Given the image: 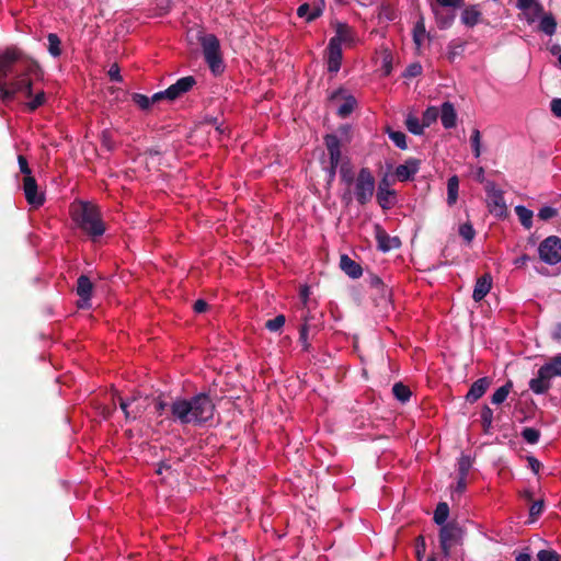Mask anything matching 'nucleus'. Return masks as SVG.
<instances>
[{
	"instance_id": "c756f323",
	"label": "nucleus",
	"mask_w": 561,
	"mask_h": 561,
	"mask_svg": "<svg viewBox=\"0 0 561 561\" xmlns=\"http://www.w3.org/2000/svg\"><path fill=\"white\" fill-rule=\"evenodd\" d=\"M366 280L371 288H375L378 291L382 299L390 298V289L383 284L382 279L378 275L369 274Z\"/></svg>"
},
{
	"instance_id": "f03ea898",
	"label": "nucleus",
	"mask_w": 561,
	"mask_h": 561,
	"mask_svg": "<svg viewBox=\"0 0 561 561\" xmlns=\"http://www.w3.org/2000/svg\"><path fill=\"white\" fill-rule=\"evenodd\" d=\"M72 219L93 240L103 236L106 230L100 209L91 203H80L72 210Z\"/></svg>"
},
{
	"instance_id": "de8ad7c7",
	"label": "nucleus",
	"mask_w": 561,
	"mask_h": 561,
	"mask_svg": "<svg viewBox=\"0 0 561 561\" xmlns=\"http://www.w3.org/2000/svg\"><path fill=\"white\" fill-rule=\"evenodd\" d=\"M459 234L465 241L470 243L474 239L476 231L470 222H465L459 227Z\"/></svg>"
},
{
	"instance_id": "13d9d810",
	"label": "nucleus",
	"mask_w": 561,
	"mask_h": 561,
	"mask_svg": "<svg viewBox=\"0 0 561 561\" xmlns=\"http://www.w3.org/2000/svg\"><path fill=\"white\" fill-rule=\"evenodd\" d=\"M537 558L539 561H560V557L554 550H540Z\"/></svg>"
},
{
	"instance_id": "4d7b16f0",
	"label": "nucleus",
	"mask_w": 561,
	"mask_h": 561,
	"mask_svg": "<svg viewBox=\"0 0 561 561\" xmlns=\"http://www.w3.org/2000/svg\"><path fill=\"white\" fill-rule=\"evenodd\" d=\"M308 331H309V324L307 323V320L305 319V323L299 329V341L302 344L304 351H308L310 347V344L308 342Z\"/></svg>"
},
{
	"instance_id": "49530a36",
	"label": "nucleus",
	"mask_w": 561,
	"mask_h": 561,
	"mask_svg": "<svg viewBox=\"0 0 561 561\" xmlns=\"http://www.w3.org/2000/svg\"><path fill=\"white\" fill-rule=\"evenodd\" d=\"M470 142H471V147H472L474 157L479 158L481 154V134H480L479 129L474 128L472 130V134L470 137Z\"/></svg>"
},
{
	"instance_id": "f3484780",
	"label": "nucleus",
	"mask_w": 561,
	"mask_h": 561,
	"mask_svg": "<svg viewBox=\"0 0 561 561\" xmlns=\"http://www.w3.org/2000/svg\"><path fill=\"white\" fill-rule=\"evenodd\" d=\"M327 147L330 164H340L344 159L342 158L341 140L334 134H328L323 138Z\"/></svg>"
},
{
	"instance_id": "dca6fc26",
	"label": "nucleus",
	"mask_w": 561,
	"mask_h": 561,
	"mask_svg": "<svg viewBox=\"0 0 561 561\" xmlns=\"http://www.w3.org/2000/svg\"><path fill=\"white\" fill-rule=\"evenodd\" d=\"M77 295L80 297L78 306L85 308L89 306V301L92 297L93 284L87 275H80L77 279Z\"/></svg>"
},
{
	"instance_id": "20e7f679",
	"label": "nucleus",
	"mask_w": 561,
	"mask_h": 561,
	"mask_svg": "<svg viewBox=\"0 0 561 561\" xmlns=\"http://www.w3.org/2000/svg\"><path fill=\"white\" fill-rule=\"evenodd\" d=\"M561 377V353L550 357L539 369L536 378L529 380V389L543 394L551 388V379Z\"/></svg>"
},
{
	"instance_id": "5701e85b",
	"label": "nucleus",
	"mask_w": 561,
	"mask_h": 561,
	"mask_svg": "<svg viewBox=\"0 0 561 561\" xmlns=\"http://www.w3.org/2000/svg\"><path fill=\"white\" fill-rule=\"evenodd\" d=\"M340 268L353 279L359 278L363 275L362 266L352 260L347 254L341 255Z\"/></svg>"
},
{
	"instance_id": "4be33fe9",
	"label": "nucleus",
	"mask_w": 561,
	"mask_h": 561,
	"mask_svg": "<svg viewBox=\"0 0 561 561\" xmlns=\"http://www.w3.org/2000/svg\"><path fill=\"white\" fill-rule=\"evenodd\" d=\"M354 41V32L346 23H337L335 26V35L329 41L331 44L342 46L343 43L351 44Z\"/></svg>"
},
{
	"instance_id": "c9c22d12",
	"label": "nucleus",
	"mask_w": 561,
	"mask_h": 561,
	"mask_svg": "<svg viewBox=\"0 0 561 561\" xmlns=\"http://www.w3.org/2000/svg\"><path fill=\"white\" fill-rule=\"evenodd\" d=\"M392 393L397 400L405 403L410 400L412 392L410 388L402 382H396L392 387Z\"/></svg>"
},
{
	"instance_id": "e2e57ef3",
	"label": "nucleus",
	"mask_w": 561,
	"mask_h": 561,
	"mask_svg": "<svg viewBox=\"0 0 561 561\" xmlns=\"http://www.w3.org/2000/svg\"><path fill=\"white\" fill-rule=\"evenodd\" d=\"M18 163H19V168H20V171L21 173H23L25 176H33L31 173V168L28 167V162H27V159L20 154L18 156Z\"/></svg>"
},
{
	"instance_id": "e433bc0d",
	"label": "nucleus",
	"mask_w": 561,
	"mask_h": 561,
	"mask_svg": "<svg viewBox=\"0 0 561 561\" xmlns=\"http://www.w3.org/2000/svg\"><path fill=\"white\" fill-rule=\"evenodd\" d=\"M448 515H449V506L447 503L445 502H439L434 511V522L437 524V525H446V520L448 518Z\"/></svg>"
},
{
	"instance_id": "6ab92c4d",
	"label": "nucleus",
	"mask_w": 561,
	"mask_h": 561,
	"mask_svg": "<svg viewBox=\"0 0 561 561\" xmlns=\"http://www.w3.org/2000/svg\"><path fill=\"white\" fill-rule=\"evenodd\" d=\"M420 165V159L409 158L403 164H400L396 168V175L398 180L405 182L413 179V176L419 172Z\"/></svg>"
},
{
	"instance_id": "9d476101",
	"label": "nucleus",
	"mask_w": 561,
	"mask_h": 561,
	"mask_svg": "<svg viewBox=\"0 0 561 561\" xmlns=\"http://www.w3.org/2000/svg\"><path fill=\"white\" fill-rule=\"evenodd\" d=\"M339 100L342 101V104L337 106L336 114L341 118H346L356 107L357 101L353 95L346 94V91L343 88H339L330 94L329 101L331 103H335Z\"/></svg>"
},
{
	"instance_id": "ddd939ff",
	"label": "nucleus",
	"mask_w": 561,
	"mask_h": 561,
	"mask_svg": "<svg viewBox=\"0 0 561 561\" xmlns=\"http://www.w3.org/2000/svg\"><path fill=\"white\" fill-rule=\"evenodd\" d=\"M23 191L26 202L33 207L38 208L45 203V195L38 192L37 182L34 176H24Z\"/></svg>"
},
{
	"instance_id": "a878e982",
	"label": "nucleus",
	"mask_w": 561,
	"mask_h": 561,
	"mask_svg": "<svg viewBox=\"0 0 561 561\" xmlns=\"http://www.w3.org/2000/svg\"><path fill=\"white\" fill-rule=\"evenodd\" d=\"M439 115H440L442 125L446 129H450V128L456 126L457 113H456V110H455L453 103L444 102L442 104V108H440Z\"/></svg>"
},
{
	"instance_id": "9b49d317",
	"label": "nucleus",
	"mask_w": 561,
	"mask_h": 561,
	"mask_svg": "<svg viewBox=\"0 0 561 561\" xmlns=\"http://www.w3.org/2000/svg\"><path fill=\"white\" fill-rule=\"evenodd\" d=\"M390 181L387 175H385L379 182L376 193V199L378 205L383 209L387 210L391 208L396 202V191L390 188Z\"/></svg>"
},
{
	"instance_id": "09e8293b",
	"label": "nucleus",
	"mask_w": 561,
	"mask_h": 561,
	"mask_svg": "<svg viewBox=\"0 0 561 561\" xmlns=\"http://www.w3.org/2000/svg\"><path fill=\"white\" fill-rule=\"evenodd\" d=\"M46 102V94L44 91H41L34 95V98L27 103V108L30 112L36 111L39 106L44 105Z\"/></svg>"
},
{
	"instance_id": "b1692460",
	"label": "nucleus",
	"mask_w": 561,
	"mask_h": 561,
	"mask_svg": "<svg viewBox=\"0 0 561 561\" xmlns=\"http://www.w3.org/2000/svg\"><path fill=\"white\" fill-rule=\"evenodd\" d=\"M328 51V70L330 72H337L341 68L342 64V47L336 46L335 44L329 43L327 47Z\"/></svg>"
},
{
	"instance_id": "7ed1b4c3",
	"label": "nucleus",
	"mask_w": 561,
	"mask_h": 561,
	"mask_svg": "<svg viewBox=\"0 0 561 561\" xmlns=\"http://www.w3.org/2000/svg\"><path fill=\"white\" fill-rule=\"evenodd\" d=\"M196 38L199 42L203 55L210 71L217 76L224 72L225 65L220 53V42L215 34L198 31Z\"/></svg>"
},
{
	"instance_id": "f257e3e1",
	"label": "nucleus",
	"mask_w": 561,
	"mask_h": 561,
	"mask_svg": "<svg viewBox=\"0 0 561 561\" xmlns=\"http://www.w3.org/2000/svg\"><path fill=\"white\" fill-rule=\"evenodd\" d=\"M154 405L159 415L169 408L171 419L181 425H203L213 420L216 410L211 398L205 392L197 393L191 399L178 398L171 404L159 396L154 400Z\"/></svg>"
},
{
	"instance_id": "58836bf2",
	"label": "nucleus",
	"mask_w": 561,
	"mask_h": 561,
	"mask_svg": "<svg viewBox=\"0 0 561 561\" xmlns=\"http://www.w3.org/2000/svg\"><path fill=\"white\" fill-rule=\"evenodd\" d=\"M386 133L389 138L394 142V145L400 149H407V136L404 133L400 130H393L390 127H387Z\"/></svg>"
},
{
	"instance_id": "680f3d73",
	"label": "nucleus",
	"mask_w": 561,
	"mask_h": 561,
	"mask_svg": "<svg viewBox=\"0 0 561 561\" xmlns=\"http://www.w3.org/2000/svg\"><path fill=\"white\" fill-rule=\"evenodd\" d=\"M536 7L537 11H542V5L537 2V0H517V7L520 10H528L531 7Z\"/></svg>"
},
{
	"instance_id": "c85d7f7f",
	"label": "nucleus",
	"mask_w": 561,
	"mask_h": 561,
	"mask_svg": "<svg viewBox=\"0 0 561 561\" xmlns=\"http://www.w3.org/2000/svg\"><path fill=\"white\" fill-rule=\"evenodd\" d=\"M481 15L482 13L478 9V5H470L462 11L461 22L468 27H473L480 22Z\"/></svg>"
},
{
	"instance_id": "79ce46f5",
	"label": "nucleus",
	"mask_w": 561,
	"mask_h": 561,
	"mask_svg": "<svg viewBox=\"0 0 561 561\" xmlns=\"http://www.w3.org/2000/svg\"><path fill=\"white\" fill-rule=\"evenodd\" d=\"M520 436L528 443V444H537L540 438V432L537 428L534 427H524L520 432Z\"/></svg>"
},
{
	"instance_id": "4468645a",
	"label": "nucleus",
	"mask_w": 561,
	"mask_h": 561,
	"mask_svg": "<svg viewBox=\"0 0 561 561\" xmlns=\"http://www.w3.org/2000/svg\"><path fill=\"white\" fill-rule=\"evenodd\" d=\"M195 84V77H182L179 80H176L175 83L171 84L168 89H165V94L170 96V101H175L176 99H180L185 93L191 91Z\"/></svg>"
},
{
	"instance_id": "a18cd8bd",
	"label": "nucleus",
	"mask_w": 561,
	"mask_h": 561,
	"mask_svg": "<svg viewBox=\"0 0 561 561\" xmlns=\"http://www.w3.org/2000/svg\"><path fill=\"white\" fill-rule=\"evenodd\" d=\"M472 467V459L470 456L461 455L458 459V473L459 476L467 477Z\"/></svg>"
},
{
	"instance_id": "5fc2aeb1",
	"label": "nucleus",
	"mask_w": 561,
	"mask_h": 561,
	"mask_svg": "<svg viewBox=\"0 0 561 561\" xmlns=\"http://www.w3.org/2000/svg\"><path fill=\"white\" fill-rule=\"evenodd\" d=\"M434 4L438 8L458 9L465 5V0H435Z\"/></svg>"
},
{
	"instance_id": "39448f33",
	"label": "nucleus",
	"mask_w": 561,
	"mask_h": 561,
	"mask_svg": "<svg viewBox=\"0 0 561 561\" xmlns=\"http://www.w3.org/2000/svg\"><path fill=\"white\" fill-rule=\"evenodd\" d=\"M353 186V194L356 199V202L360 206L367 205L376 191V179L369 168H362L357 175L356 181L352 185Z\"/></svg>"
},
{
	"instance_id": "0eeeda50",
	"label": "nucleus",
	"mask_w": 561,
	"mask_h": 561,
	"mask_svg": "<svg viewBox=\"0 0 561 561\" xmlns=\"http://www.w3.org/2000/svg\"><path fill=\"white\" fill-rule=\"evenodd\" d=\"M539 259L549 265H556L561 262V238L549 236L539 243Z\"/></svg>"
},
{
	"instance_id": "2f4dec72",
	"label": "nucleus",
	"mask_w": 561,
	"mask_h": 561,
	"mask_svg": "<svg viewBox=\"0 0 561 561\" xmlns=\"http://www.w3.org/2000/svg\"><path fill=\"white\" fill-rule=\"evenodd\" d=\"M515 213L525 229H530L533 227V210L528 209L523 205H518L515 207Z\"/></svg>"
},
{
	"instance_id": "2eb2a0df",
	"label": "nucleus",
	"mask_w": 561,
	"mask_h": 561,
	"mask_svg": "<svg viewBox=\"0 0 561 561\" xmlns=\"http://www.w3.org/2000/svg\"><path fill=\"white\" fill-rule=\"evenodd\" d=\"M339 173L341 181L347 186V191L343 194V199L350 203L352 201L351 187L356 181V175L347 158H345L344 161H342Z\"/></svg>"
},
{
	"instance_id": "f704fd0d",
	"label": "nucleus",
	"mask_w": 561,
	"mask_h": 561,
	"mask_svg": "<svg viewBox=\"0 0 561 561\" xmlns=\"http://www.w3.org/2000/svg\"><path fill=\"white\" fill-rule=\"evenodd\" d=\"M426 36L425 23L423 15H420L419 21L413 27V42L417 48L421 47L424 37Z\"/></svg>"
},
{
	"instance_id": "603ef678",
	"label": "nucleus",
	"mask_w": 561,
	"mask_h": 561,
	"mask_svg": "<svg viewBox=\"0 0 561 561\" xmlns=\"http://www.w3.org/2000/svg\"><path fill=\"white\" fill-rule=\"evenodd\" d=\"M543 507H545L543 500H538V501L533 502L531 506L529 507V517H530L531 522L536 520L539 517V515L543 511Z\"/></svg>"
},
{
	"instance_id": "052dcab7",
	"label": "nucleus",
	"mask_w": 561,
	"mask_h": 561,
	"mask_svg": "<svg viewBox=\"0 0 561 561\" xmlns=\"http://www.w3.org/2000/svg\"><path fill=\"white\" fill-rule=\"evenodd\" d=\"M422 73V66L419 62L409 65L403 73L405 78H415Z\"/></svg>"
},
{
	"instance_id": "3c124183",
	"label": "nucleus",
	"mask_w": 561,
	"mask_h": 561,
	"mask_svg": "<svg viewBox=\"0 0 561 561\" xmlns=\"http://www.w3.org/2000/svg\"><path fill=\"white\" fill-rule=\"evenodd\" d=\"M133 102L138 105L141 110L147 111L150 108V99L141 93H134L131 95Z\"/></svg>"
},
{
	"instance_id": "6e6552de",
	"label": "nucleus",
	"mask_w": 561,
	"mask_h": 561,
	"mask_svg": "<svg viewBox=\"0 0 561 561\" xmlns=\"http://www.w3.org/2000/svg\"><path fill=\"white\" fill-rule=\"evenodd\" d=\"M32 84L31 78L14 79L9 84L0 83V99L3 102H9L14 99L16 93H24L26 98H32Z\"/></svg>"
},
{
	"instance_id": "cd10ccee",
	"label": "nucleus",
	"mask_w": 561,
	"mask_h": 561,
	"mask_svg": "<svg viewBox=\"0 0 561 561\" xmlns=\"http://www.w3.org/2000/svg\"><path fill=\"white\" fill-rule=\"evenodd\" d=\"M323 1L321 2V5H313L312 8L309 5V3H302L297 9V15L299 18H304L307 22H312L316 19H318L322 12H323Z\"/></svg>"
},
{
	"instance_id": "393cba45",
	"label": "nucleus",
	"mask_w": 561,
	"mask_h": 561,
	"mask_svg": "<svg viewBox=\"0 0 561 561\" xmlns=\"http://www.w3.org/2000/svg\"><path fill=\"white\" fill-rule=\"evenodd\" d=\"M489 207L491 214L499 218H504L507 216V207L504 199L503 191L501 193L493 194V196L489 197Z\"/></svg>"
},
{
	"instance_id": "bf43d9fd",
	"label": "nucleus",
	"mask_w": 561,
	"mask_h": 561,
	"mask_svg": "<svg viewBox=\"0 0 561 561\" xmlns=\"http://www.w3.org/2000/svg\"><path fill=\"white\" fill-rule=\"evenodd\" d=\"M558 215V210L551 206H545L539 209L538 218L541 220H549Z\"/></svg>"
},
{
	"instance_id": "1a4fd4ad",
	"label": "nucleus",
	"mask_w": 561,
	"mask_h": 561,
	"mask_svg": "<svg viewBox=\"0 0 561 561\" xmlns=\"http://www.w3.org/2000/svg\"><path fill=\"white\" fill-rule=\"evenodd\" d=\"M22 58V49L9 46L0 54V79H5L14 73L19 59Z\"/></svg>"
},
{
	"instance_id": "aec40b11",
	"label": "nucleus",
	"mask_w": 561,
	"mask_h": 561,
	"mask_svg": "<svg viewBox=\"0 0 561 561\" xmlns=\"http://www.w3.org/2000/svg\"><path fill=\"white\" fill-rule=\"evenodd\" d=\"M493 279L490 273H484L478 277L474 284L472 299L479 302L485 298L492 288Z\"/></svg>"
},
{
	"instance_id": "7c9ffc66",
	"label": "nucleus",
	"mask_w": 561,
	"mask_h": 561,
	"mask_svg": "<svg viewBox=\"0 0 561 561\" xmlns=\"http://www.w3.org/2000/svg\"><path fill=\"white\" fill-rule=\"evenodd\" d=\"M459 179L453 175L447 181V204L453 206L458 199Z\"/></svg>"
},
{
	"instance_id": "bb28decb",
	"label": "nucleus",
	"mask_w": 561,
	"mask_h": 561,
	"mask_svg": "<svg viewBox=\"0 0 561 561\" xmlns=\"http://www.w3.org/2000/svg\"><path fill=\"white\" fill-rule=\"evenodd\" d=\"M432 12L435 16L436 24L438 28L446 30L449 28L455 20V13L454 12H445L440 8H438L436 4H431Z\"/></svg>"
},
{
	"instance_id": "37998d69",
	"label": "nucleus",
	"mask_w": 561,
	"mask_h": 561,
	"mask_svg": "<svg viewBox=\"0 0 561 561\" xmlns=\"http://www.w3.org/2000/svg\"><path fill=\"white\" fill-rule=\"evenodd\" d=\"M286 318L284 314H277L275 318L265 322V328L271 332H278L284 327Z\"/></svg>"
},
{
	"instance_id": "6e6d98bb",
	"label": "nucleus",
	"mask_w": 561,
	"mask_h": 561,
	"mask_svg": "<svg viewBox=\"0 0 561 561\" xmlns=\"http://www.w3.org/2000/svg\"><path fill=\"white\" fill-rule=\"evenodd\" d=\"M101 142L104 148L108 151L113 150L115 147V141L112 137V133L108 129H104L101 134Z\"/></svg>"
},
{
	"instance_id": "a211bd4d",
	"label": "nucleus",
	"mask_w": 561,
	"mask_h": 561,
	"mask_svg": "<svg viewBox=\"0 0 561 561\" xmlns=\"http://www.w3.org/2000/svg\"><path fill=\"white\" fill-rule=\"evenodd\" d=\"M375 238L378 243V249L382 252L399 248L401 244L399 238L390 237L380 225L375 226Z\"/></svg>"
},
{
	"instance_id": "0e129e2a",
	"label": "nucleus",
	"mask_w": 561,
	"mask_h": 561,
	"mask_svg": "<svg viewBox=\"0 0 561 561\" xmlns=\"http://www.w3.org/2000/svg\"><path fill=\"white\" fill-rule=\"evenodd\" d=\"M108 77L111 81L121 82L123 80L119 73V67L117 64H113L108 69Z\"/></svg>"
},
{
	"instance_id": "f8f14e48",
	"label": "nucleus",
	"mask_w": 561,
	"mask_h": 561,
	"mask_svg": "<svg viewBox=\"0 0 561 561\" xmlns=\"http://www.w3.org/2000/svg\"><path fill=\"white\" fill-rule=\"evenodd\" d=\"M14 72L16 73L15 79L30 78V76L37 78L42 75V69L34 58L30 57L22 50V58L19 59Z\"/></svg>"
},
{
	"instance_id": "a19ab883",
	"label": "nucleus",
	"mask_w": 561,
	"mask_h": 561,
	"mask_svg": "<svg viewBox=\"0 0 561 561\" xmlns=\"http://www.w3.org/2000/svg\"><path fill=\"white\" fill-rule=\"evenodd\" d=\"M439 116V111L435 106L427 107L422 116V123L424 127L431 126L433 123L437 121Z\"/></svg>"
},
{
	"instance_id": "ea45409f",
	"label": "nucleus",
	"mask_w": 561,
	"mask_h": 561,
	"mask_svg": "<svg viewBox=\"0 0 561 561\" xmlns=\"http://www.w3.org/2000/svg\"><path fill=\"white\" fill-rule=\"evenodd\" d=\"M405 126L410 133L413 135H422L424 130L423 123H420V119L414 115H408L405 119Z\"/></svg>"
},
{
	"instance_id": "864d4df0",
	"label": "nucleus",
	"mask_w": 561,
	"mask_h": 561,
	"mask_svg": "<svg viewBox=\"0 0 561 561\" xmlns=\"http://www.w3.org/2000/svg\"><path fill=\"white\" fill-rule=\"evenodd\" d=\"M463 51V44H456L455 42H451L448 45V60L454 61L457 56H459Z\"/></svg>"
},
{
	"instance_id": "69168bd1",
	"label": "nucleus",
	"mask_w": 561,
	"mask_h": 561,
	"mask_svg": "<svg viewBox=\"0 0 561 561\" xmlns=\"http://www.w3.org/2000/svg\"><path fill=\"white\" fill-rule=\"evenodd\" d=\"M426 550L425 538L423 536H419L416 538V558L421 560Z\"/></svg>"
},
{
	"instance_id": "473e14b6",
	"label": "nucleus",
	"mask_w": 561,
	"mask_h": 561,
	"mask_svg": "<svg viewBox=\"0 0 561 561\" xmlns=\"http://www.w3.org/2000/svg\"><path fill=\"white\" fill-rule=\"evenodd\" d=\"M539 30L546 35H553L557 31V21L551 13L545 14L539 23Z\"/></svg>"
},
{
	"instance_id": "338daca9",
	"label": "nucleus",
	"mask_w": 561,
	"mask_h": 561,
	"mask_svg": "<svg viewBox=\"0 0 561 561\" xmlns=\"http://www.w3.org/2000/svg\"><path fill=\"white\" fill-rule=\"evenodd\" d=\"M466 488H467V477L459 476V478L457 480V484L454 489V494L457 493V494L461 495L466 491Z\"/></svg>"
},
{
	"instance_id": "8fccbe9b",
	"label": "nucleus",
	"mask_w": 561,
	"mask_h": 561,
	"mask_svg": "<svg viewBox=\"0 0 561 561\" xmlns=\"http://www.w3.org/2000/svg\"><path fill=\"white\" fill-rule=\"evenodd\" d=\"M117 400H118V403H119V408L124 412L125 420L127 422L134 421L135 420V415L133 414L131 410H129V407L131 405L130 401L127 400V399L122 398L118 394H117Z\"/></svg>"
},
{
	"instance_id": "72a5a7b5",
	"label": "nucleus",
	"mask_w": 561,
	"mask_h": 561,
	"mask_svg": "<svg viewBox=\"0 0 561 561\" xmlns=\"http://www.w3.org/2000/svg\"><path fill=\"white\" fill-rule=\"evenodd\" d=\"M513 388V382L508 380L505 385L501 386L491 397V402L493 404H501L503 403L507 396L510 394L511 390Z\"/></svg>"
},
{
	"instance_id": "412c9836",
	"label": "nucleus",
	"mask_w": 561,
	"mask_h": 561,
	"mask_svg": "<svg viewBox=\"0 0 561 561\" xmlns=\"http://www.w3.org/2000/svg\"><path fill=\"white\" fill-rule=\"evenodd\" d=\"M492 380L489 377H482L476 380L466 394V400L470 403L478 401L491 386Z\"/></svg>"
},
{
	"instance_id": "774afa93",
	"label": "nucleus",
	"mask_w": 561,
	"mask_h": 561,
	"mask_svg": "<svg viewBox=\"0 0 561 561\" xmlns=\"http://www.w3.org/2000/svg\"><path fill=\"white\" fill-rule=\"evenodd\" d=\"M550 108L556 117L561 118V99H553L550 103Z\"/></svg>"
},
{
	"instance_id": "4c0bfd02",
	"label": "nucleus",
	"mask_w": 561,
	"mask_h": 561,
	"mask_svg": "<svg viewBox=\"0 0 561 561\" xmlns=\"http://www.w3.org/2000/svg\"><path fill=\"white\" fill-rule=\"evenodd\" d=\"M48 51L53 57H59L61 55V41L55 33L47 35Z\"/></svg>"
},
{
	"instance_id": "423d86ee",
	"label": "nucleus",
	"mask_w": 561,
	"mask_h": 561,
	"mask_svg": "<svg viewBox=\"0 0 561 561\" xmlns=\"http://www.w3.org/2000/svg\"><path fill=\"white\" fill-rule=\"evenodd\" d=\"M438 537L443 554L449 557L451 547L461 543L463 529L459 524L451 522L442 526Z\"/></svg>"
},
{
	"instance_id": "c03bdc74",
	"label": "nucleus",
	"mask_w": 561,
	"mask_h": 561,
	"mask_svg": "<svg viewBox=\"0 0 561 561\" xmlns=\"http://www.w3.org/2000/svg\"><path fill=\"white\" fill-rule=\"evenodd\" d=\"M492 421H493V411L488 405H484L481 410V422H482L484 433L490 432V428L492 426Z\"/></svg>"
}]
</instances>
